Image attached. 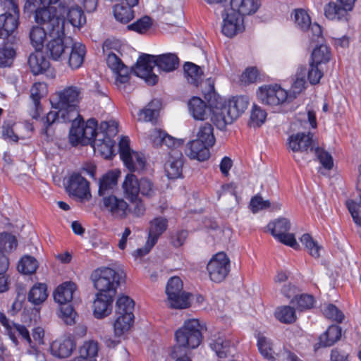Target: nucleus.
Returning a JSON list of instances; mask_svg holds the SVG:
<instances>
[{"mask_svg":"<svg viewBox=\"0 0 361 361\" xmlns=\"http://www.w3.org/2000/svg\"><path fill=\"white\" fill-rule=\"evenodd\" d=\"M82 97V89L75 85H69L51 95L49 102L51 108L61 112L63 122L79 118L78 104Z\"/></svg>","mask_w":361,"mask_h":361,"instance_id":"1","label":"nucleus"},{"mask_svg":"<svg viewBox=\"0 0 361 361\" xmlns=\"http://www.w3.org/2000/svg\"><path fill=\"white\" fill-rule=\"evenodd\" d=\"M202 326L197 319H190L185 321L183 325L175 333L176 346L174 347L172 355H177L180 348L194 349L197 348L202 341Z\"/></svg>","mask_w":361,"mask_h":361,"instance_id":"2","label":"nucleus"},{"mask_svg":"<svg viewBox=\"0 0 361 361\" xmlns=\"http://www.w3.org/2000/svg\"><path fill=\"white\" fill-rule=\"evenodd\" d=\"M288 147L293 154V159L298 164L309 159V155L315 149L313 135L311 133H298L293 134L288 138Z\"/></svg>","mask_w":361,"mask_h":361,"instance_id":"3","label":"nucleus"},{"mask_svg":"<svg viewBox=\"0 0 361 361\" xmlns=\"http://www.w3.org/2000/svg\"><path fill=\"white\" fill-rule=\"evenodd\" d=\"M122 277L123 273H118L109 267L96 269L91 276L98 293L102 292L111 295H116V288Z\"/></svg>","mask_w":361,"mask_h":361,"instance_id":"4","label":"nucleus"},{"mask_svg":"<svg viewBox=\"0 0 361 361\" xmlns=\"http://www.w3.org/2000/svg\"><path fill=\"white\" fill-rule=\"evenodd\" d=\"M168 305L174 309L190 307V294L183 289V282L178 276L171 277L166 286Z\"/></svg>","mask_w":361,"mask_h":361,"instance_id":"5","label":"nucleus"},{"mask_svg":"<svg viewBox=\"0 0 361 361\" xmlns=\"http://www.w3.org/2000/svg\"><path fill=\"white\" fill-rule=\"evenodd\" d=\"M7 10L0 13V39H5L18 27L20 11L15 0H4Z\"/></svg>","mask_w":361,"mask_h":361,"instance_id":"6","label":"nucleus"},{"mask_svg":"<svg viewBox=\"0 0 361 361\" xmlns=\"http://www.w3.org/2000/svg\"><path fill=\"white\" fill-rule=\"evenodd\" d=\"M290 222L286 218H279L278 219L268 224L267 228L271 234L281 243L290 246L295 250L299 249L294 234L290 233Z\"/></svg>","mask_w":361,"mask_h":361,"instance_id":"7","label":"nucleus"},{"mask_svg":"<svg viewBox=\"0 0 361 361\" xmlns=\"http://www.w3.org/2000/svg\"><path fill=\"white\" fill-rule=\"evenodd\" d=\"M118 147L121 159L129 171H139L144 169L145 159L142 154L130 149L128 137L121 138Z\"/></svg>","mask_w":361,"mask_h":361,"instance_id":"8","label":"nucleus"},{"mask_svg":"<svg viewBox=\"0 0 361 361\" xmlns=\"http://www.w3.org/2000/svg\"><path fill=\"white\" fill-rule=\"evenodd\" d=\"M101 207L104 212L116 220L125 219L130 213L129 204L123 198L115 195L104 196L101 200Z\"/></svg>","mask_w":361,"mask_h":361,"instance_id":"9","label":"nucleus"},{"mask_svg":"<svg viewBox=\"0 0 361 361\" xmlns=\"http://www.w3.org/2000/svg\"><path fill=\"white\" fill-rule=\"evenodd\" d=\"M72 40L71 37L66 35L47 36V58L61 62L72 45Z\"/></svg>","mask_w":361,"mask_h":361,"instance_id":"10","label":"nucleus"},{"mask_svg":"<svg viewBox=\"0 0 361 361\" xmlns=\"http://www.w3.org/2000/svg\"><path fill=\"white\" fill-rule=\"evenodd\" d=\"M295 26L302 31L307 32L312 42H321L323 40L321 26L312 23L309 14L303 9H296L293 12Z\"/></svg>","mask_w":361,"mask_h":361,"instance_id":"11","label":"nucleus"},{"mask_svg":"<svg viewBox=\"0 0 361 361\" xmlns=\"http://www.w3.org/2000/svg\"><path fill=\"white\" fill-rule=\"evenodd\" d=\"M167 223V219L164 217H157L152 220L149 226L148 238L145 246L135 250L133 252V255L135 257H141L149 253L157 243L159 236L166 230L168 226Z\"/></svg>","mask_w":361,"mask_h":361,"instance_id":"12","label":"nucleus"},{"mask_svg":"<svg viewBox=\"0 0 361 361\" xmlns=\"http://www.w3.org/2000/svg\"><path fill=\"white\" fill-rule=\"evenodd\" d=\"M209 279L216 283L223 281L230 271V259L224 252L214 255L207 264Z\"/></svg>","mask_w":361,"mask_h":361,"instance_id":"13","label":"nucleus"},{"mask_svg":"<svg viewBox=\"0 0 361 361\" xmlns=\"http://www.w3.org/2000/svg\"><path fill=\"white\" fill-rule=\"evenodd\" d=\"M66 6H47V36L65 35Z\"/></svg>","mask_w":361,"mask_h":361,"instance_id":"14","label":"nucleus"},{"mask_svg":"<svg viewBox=\"0 0 361 361\" xmlns=\"http://www.w3.org/2000/svg\"><path fill=\"white\" fill-rule=\"evenodd\" d=\"M257 95L262 104L269 106H278L290 99L288 93L278 85L260 87Z\"/></svg>","mask_w":361,"mask_h":361,"instance_id":"15","label":"nucleus"},{"mask_svg":"<svg viewBox=\"0 0 361 361\" xmlns=\"http://www.w3.org/2000/svg\"><path fill=\"white\" fill-rule=\"evenodd\" d=\"M356 0H336L324 6V15L331 20H347L349 13L353 9Z\"/></svg>","mask_w":361,"mask_h":361,"instance_id":"16","label":"nucleus"},{"mask_svg":"<svg viewBox=\"0 0 361 361\" xmlns=\"http://www.w3.org/2000/svg\"><path fill=\"white\" fill-rule=\"evenodd\" d=\"M156 66L154 55L142 54L137 61L134 68L135 74L143 78L149 85H155L158 77L152 73L153 68Z\"/></svg>","mask_w":361,"mask_h":361,"instance_id":"17","label":"nucleus"},{"mask_svg":"<svg viewBox=\"0 0 361 361\" xmlns=\"http://www.w3.org/2000/svg\"><path fill=\"white\" fill-rule=\"evenodd\" d=\"M66 189L70 196L81 200L90 196L89 182L79 173L74 172L70 175Z\"/></svg>","mask_w":361,"mask_h":361,"instance_id":"18","label":"nucleus"},{"mask_svg":"<svg viewBox=\"0 0 361 361\" xmlns=\"http://www.w3.org/2000/svg\"><path fill=\"white\" fill-rule=\"evenodd\" d=\"M135 317L130 315L115 314V319L113 322L114 335L118 340L114 341L109 339L106 341L107 346L114 347L119 342L120 339L123 338L130 330L134 323Z\"/></svg>","mask_w":361,"mask_h":361,"instance_id":"19","label":"nucleus"},{"mask_svg":"<svg viewBox=\"0 0 361 361\" xmlns=\"http://www.w3.org/2000/svg\"><path fill=\"white\" fill-rule=\"evenodd\" d=\"M244 30L243 17L234 11L229 9L223 15L222 32L228 37H232Z\"/></svg>","mask_w":361,"mask_h":361,"instance_id":"20","label":"nucleus"},{"mask_svg":"<svg viewBox=\"0 0 361 361\" xmlns=\"http://www.w3.org/2000/svg\"><path fill=\"white\" fill-rule=\"evenodd\" d=\"M115 295L97 293L93 301V315L97 319H103L109 316L112 311V303Z\"/></svg>","mask_w":361,"mask_h":361,"instance_id":"21","label":"nucleus"},{"mask_svg":"<svg viewBox=\"0 0 361 361\" xmlns=\"http://www.w3.org/2000/svg\"><path fill=\"white\" fill-rule=\"evenodd\" d=\"M106 63L115 74L116 83L118 87L128 82L129 70L115 54L111 53L108 55Z\"/></svg>","mask_w":361,"mask_h":361,"instance_id":"22","label":"nucleus"},{"mask_svg":"<svg viewBox=\"0 0 361 361\" xmlns=\"http://www.w3.org/2000/svg\"><path fill=\"white\" fill-rule=\"evenodd\" d=\"M148 137L149 142L154 147L166 146L169 149H173V148L182 145L180 140H176L173 137L168 135L166 132L157 128L149 132Z\"/></svg>","mask_w":361,"mask_h":361,"instance_id":"23","label":"nucleus"},{"mask_svg":"<svg viewBox=\"0 0 361 361\" xmlns=\"http://www.w3.org/2000/svg\"><path fill=\"white\" fill-rule=\"evenodd\" d=\"M183 160L180 152L172 149L169 153L168 160L164 164V171L170 179L180 177L182 173Z\"/></svg>","mask_w":361,"mask_h":361,"instance_id":"24","label":"nucleus"},{"mask_svg":"<svg viewBox=\"0 0 361 361\" xmlns=\"http://www.w3.org/2000/svg\"><path fill=\"white\" fill-rule=\"evenodd\" d=\"M77 290L78 286L74 282L65 281L58 286L54 291V299L60 305L67 304L73 300Z\"/></svg>","mask_w":361,"mask_h":361,"instance_id":"25","label":"nucleus"},{"mask_svg":"<svg viewBox=\"0 0 361 361\" xmlns=\"http://www.w3.org/2000/svg\"><path fill=\"white\" fill-rule=\"evenodd\" d=\"M68 57L65 56L67 59L68 66L72 70H76L82 66L85 56L86 54V49L84 44L80 42H74L72 40V45L70 47Z\"/></svg>","mask_w":361,"mask_h":361,"instance_id":"26","label":"nucleus"},{"mask_svg":"<svg viewBox=\"0 0 361 361\" xmlns=\"http://www.w3.org/2000/svg\"><path fill=\"white\" fill-rule=\"evenodd\" d=\"M75 347L74 339L71 336H64L51 343L50 351L55 357H66L71 354Z\"/></svg>","mask_w":361,"mask_h":361,"instance_id":"27","label":"nucleus"},{"mask_svg":"<svg viewBox=\"0 0 361 361\" xmlns=\"http://www.w3.org/2000/svg\"><path fill=\"white\" fill-rule=\"evenodd\" d=\"M209 147L202 142L193 140L187 144L185 154L191 159L203 161L210 156Z\"/></svg>","mask_w":361,"mask_h":361,"instance_id":"28","label":"nucleus"},{"mask_svg":"<svg viewBox=\"0 0 361 361\" xmlns=\"http://www.w3.org/2000/svg\"><path fill=\"white\" fill-rule=\"evenodd\" d=\"M25 13H34V20L37 25L45 24V3L44 0H25L23 7Z\"/></svg>","mask_w":361,"mask_h":361,"instance_id":"29","label":"nucleus"},{"mask_svg":"<svg viewBox=\"0 0 361 361\" xmlns=\"http://www.w3.org/2000/svg\"><path fill=\"white\" fill-rule=\"evenodd\" d=\"M140 180L135 175L128 173L121 184L123 196L130 202L135 201L139 195Z\"/></svg>","mask_w":361,"mask_h":361,"instance_id":"30","label":"nucleus"},{"mask_svg":"<svg viewBox=\"0 0 361 361\" xmlns=\"http://www.w3.org/2000/svg\"><path fill=\"white\" fill-rule=\"evenodd\" d=\"M188 109L192 116L200 121L207 119L212 111L206 102L197 97H193L189 101Z\"/></svg>","mask_w":361,"mask_h":361,"instance_id":"31","label":"nucleus"},{"mask_svg":"<svg viewBox=\"0 0 361 361\" xmlns=\"http://www.w3.org/2000/svg\"><path fill=\"white\" fill-rule=\"evenodd\" d=\"M231 111V109L227 102H218L212 109V120L216 127L219 129H224L228 124H231L233 121H228L229 116L228 111Z\"/></svg>","mask_w":361,"mask_h":361,"instance_id":"32","label":"nucleus"},{"mask_svg":"<svg viewBox=\"0 0 361 361\" xmlns=\"http://www.w3.org/2000/svg\"><path fill=\"white\" fill-rule=\"evenodd\" d=\"M231 109V111H228L229 116L228 121H235L247 109L250 99L247 96H238L233 97L227 101Z\"/></svg>","mask_w":361,"mask_h":361,"instance_id":"33","label":"nucleus"},{"mask_svg":"<svg viewBox=\"0 0 361 361\" xmlns=\"http://www.w3.org/2000/svg\"><path fill=\"white\" fill-rule=\"evenodd\" d=\"M259 6V0H231V9L242 17L255 13Z\"/></svg>","mask_w":361,"mask_h":361,"instance_id":"34","label":"nucleus"},{"mask_svg":"<svg viewBox=\"0 0 361 361\" xmlns=\"http://www.w3.org/2000/svg\"><path fill=\"white\" fill-rule=\"evenodd\" d=\"M91 145L95 152H99L105 159L110 158L114 154V141L108 136H99Z\"/></svg>","mask_w":361,"mask_h":361,"instance_id":"35","label":"nucleus"},{"mask_svg":"<svg viewBox=\"0 0 361 361\" xmlns=\"http://www.w3.org/2000/svg\"><path fill=\"white\" fill-rule=\"evenodd\" d=\"M6 334L15 345H18L17 336H19L22 340L26 341L30 347L34 348L32 345L33 341L31 339L30 332L24 325L12 322V325L8 329Z\"/></svg>","mask_w":361,"mask_h":361,"instance_id":"36","label":"nucleus"},{"mask_svg":"<svg viewBox=\"0 0 361 361\" xmlns=\"http://www.w3.org/2000/svg\"><path fill=\"white\" fill-rule=\"evenodd\" d=\"M209 346L219 357L224 358L229 353L231 342L224 335L215 334L210 338Z\"/></svg>","mask_w":361,"mask_h":361,"instance_id":"37","label":"nucleus"},{"mask_svg":"<svg viewBox=\"0 0 361 361\" xmlns=\"http://www.w3.org/2000/svg\"><path fill=\"white\" fill-rule=\"evenodd\" d=\"M120 175L121 172L118 170L109 171L105 173L99 180V195L106 196V193L116 185Z\"/></svg>","mask_w":361,"mask_h":361,"instance_id":"38","label":"nucleus"},{"mask_svg":"<svg viewBox=\"0 0 361 361\" xmlns=\"http://www.w3.org/2000/svg\"><path fill=\"white\" fill-rule=\"evenodd\" d=\"M156 66L161 71L171 72L176 69L179 65V59L174 54H164L154 56Z\"/></svg>","mask_w":361,"mask_h":361,"instance_id":"39","label":"nucleus"},{"mask_svg":"<svg viewBox=\"0 0 361 361\" xmlns=\"http://www.w3.org/2000/svg\"><path fill=\"white\" fill-rule=\"evenodd\" d=\"M27 301L34 305L35 310L39 311L45 301V283L35 284L28 292Z\"/></svg>","mask_w":361,"mask_h":361,"instance_id":"40","label":"nucleus"},{"mask_svg":"<svg viewBox=\"0 0 361 361\" xmlns=\"http://www.w3.org/2000/svg\"><path fill=\"white\" fill-rule=\"evenodd\" d=\"M42 85V83L40 82H35L30 88V97L32 102L34 109L31 110L30 115L34 119H37L43 111V107L41 104L42 95L40 93Z\"/></svg>","mask_w":361,"mask_h":361,"instance_id":"41","label":"nucleus"},{"mask_svg":"<svg viewBox=\"0 0 361 361\" xmlns=\"http://www.w3.org/2000/svg\"><path fill=\"white\" fill-rule=\"evenodd\" d=\"M131 6L126 2H118L114 6V15L115 18L121 23H128L135 17L134 11Z\"/></svg>","mask_w":361,"mask_h":361,"instance_id":"42","label":"nucleus"},{"mask_svg":"<svg viewBox=\"0 0 361 361\" xmlns=\"http://www.w3.org/2000/svg\"><path fill=\"white\" fill-rule=\"evenodd\" d=\"M341 328L337 325L330 326L327 330L319 337L321 347H329L340 340L341 337Z\"/></svg>","mask_w":361,"mask_h":361,"instance_id":"43","label":"nucleus"},{"mask_svg":"<svg viewBox=\"0 0 361 361\" xmlns=\"http://www.w3.org/2000/svg\"><path fill=\"white\" fill-rule=\"evenodd\" d=\"M75 118L74 120L71 121L72 122V127L70 130L69 133V140L70 142L73 145H77L78 144H81L82 145H85V139L84 132V123L80 122V120Z\"/></svg>","mask_w":361,"mask_h":361,"instance_id":"44","label":"nucleus"},{"mask_svg":"<svg viewBox=\"0 0 361 361\" xmlns=\"http://www.w3.org/2000/svg\"><path fill=\"white\" fill-rule=\"evenodd\" d=\"M67 20L74 27L80 28L86 23L83 11L77 5L66 8Z\"/></svg>","mask_w":361,"mask_h":361,"instance_id":"45","label":"nucleus"},{"mask_svg":"<svg viewBox=\"0 0 361 361\" xmlns=\"http://www.w3.org/2000/svg\"><path fill=\"white\" fill-rule=\"evenodd\" d=\"M184 73L188 82L195 86H198L202 80L203 72L201 68L193 63H185Z\"/></svg>","mask_w":361,"mask_h":361,"instance_id":"46","label":"nucleus"},{"mask_svg":"<svg viewBox=\"0 0 361 361\" xmlns=\"http://www.w3.org/2000/svg\"><path fill=\"white\" fill-rule=\"evenodd\" d=\"M195 140L209 147H212L215 143V137L212 126L209 123L201 125L197 131Z\"/></svg>","mask_w":361,"mask_h":361,"instance_id":"47","label":"nucleus"},{"mask_svg":"<svg viewBox=\"0 0 361 361\" xmlns=\"http://www.w3.org/2000/svg\"><path fill=\"white\" fill-rule=\"evenodd\" d=\"M30 39L36 52L42 51L45 41V30L43 26H32L30 31Z\"/></svg>","mask_w":361,"mask_h":361,"instance_id":"48","label":"nucleus"},{"mask_svg":"<svg viewBox=\"0 0 361 361\" xmlns=\"http://www.w3.org/2000/svg\"><path fill=\"white\" fill-rule=\"evenodd\" d=\"M257 347L259 353L265 359L270 361L275 360V353L272 348L271 339L259 334L257 336Z\"/></svg>","mask_w":361,"mask_h":361,"instance_id":"49","label":"nucleus"},{"mask_svg":"<svg viewBox=\"0 0 361 361\" xmlns=\"http://www.w3.org/2000/svg\"><path fill=\"white\" fill-rule=\"evenodd\" d=\"M45 55L42 51L32 54L28 59V64L31 72L37 75L42 74L45 71Z\"/></svg>","mask_w":361,"mask_h":361,"instance_id":"50","label":"nucleus"},{"mask_svg":"<svg viewBox=\"0 0 361 361\" xmlns=\"http://www.w3.org/2000/svg\"><path fill=\"white\" fill-rule=\"evenodd\" d=\"M134 301L128 296H120L116 300V309L115 314L130 315L134 317Z\"/></svg>","mask_w":361,"mask_h":361,"instance_id":"51","label":"nucleus"},{"mask_svg":"<svg viewBox=\"0 0 361 361\" xmlns=\"http://www.w3.org/2000/svg\"><path fill=\"white\" fill-rule=\"evenodd\" d=\"M331 58V51L326 44H321L312 51L310 62L322 64L329 62Z\"/></svg>","mask_w":361,"mask_h":361,"instance_id":"52","label":"nucleus"},{"mask_svg":"<svg viewBox=\"0 0 361 361\" xmlns=\"http://www.w3.org/2000/svg\"><path fill=\"white\" fill-rule=\"evenodd\" d=\"M99 351V343L94 340H88L79 348V354L85 361L95 357Z\"/></svg>","mask_w":361,"mask_h":361,"instance_id":"53","label":"nucleus"},{"mask_svg":"<svg viewBox=\"0 0 361 361\" xmlns=\"http://www.w3.org/2000/svg\"><path fill=\"white\" fill-rule=\"evenodd\" d=\"M275 316L278 320L284 324H292L297 318L295 309L288 305L279 307L275 312Z\"/></svg>","mask_w":361,"mask_h":361,"instance_id":"54","label":"nucleus"},{"mask_svg":"<svg viewBox=\"0 0 361 361\" xmlns=\"http://www.w3.org/2000/svg\"><path fill=\"white\" fill-rule=\"evenodd\" d=\"M305 75L306 71L305 68H300L295 75V78L291 86L292 92L288 94L290 99L296 97V95L301 93L305 89Z\"/></svg>","mask_w":361,"mask_h":361,"instance_id":"55","label":"nucleus"},{"mask_svg":"<svg viewBox=\"0 0 361 361\" xmlns=\"http://www.w3.org/2000/svg\"><path fill=\"white\" fill-rule=\"evenodd\" d=\"M38 267V262L35 258L31 256L25 255L23 257L18 264V270L19 272L30 275L35 273Z\"/></svg>","mask_w":361,"mask_h":361,"instance_id":"56","label":"nucleus"},{"mask_svg":"<svg viewBox=\"0 0 361 361\" xmlns=\"http://www.w3.org/2000/svg\"><path fill=\"white\" fill-rule=\"evenodd\" d=\"M18 243L16 237L8 233H0V253H9L17 247Z\"/></svg>","mask_w":361,"mask_h":361,"instance_id":"57","label":"nucleus"},{"mask_svg":"<svg viewBox=\"0 0 361 361\" xmlns=\"http://www.w3.org/2000/svg\"><path fill=\"white\" fill-rule=\"evenodd\" d=\"M301 243L305 245L308 253L314 258H318L320 256L322 247L313 240L312 236L308 233L303 234L300 238Z\"/></svg>","mask_w":361,"mask_h":361,"instance_id":"58","label":"nucleus"},{"mask_svg":"<svg viewBox=\"0 0 361 361\" xmlns=\"http://www.w3.org/2000/svg\"><path fill=\"white\" fill-rule=\"evenodd\" d=\"M97 123L94 118H90L84 123L85 145L93 143L96 136L99 137L100 133H97Z\"/></svg>","mask_w":361,"mask_h":361,"instance_id":"59","label":"nucleus"},{"mask_svg":"<svg viewBox=\"0 0 361 361\" xmlns=\"http://www.w3.org/2000/svg\"><path fill=\"white\" fill-rule=\"evenodd\" d=\"M152 25V20L147 16H143L136 20L135 23L127 26L128 30L135 31L142 34L150 29Z\"/></svg>","mask_w":361,"mask_h":361,"instance_id":"60","label":"nucleus"},{"mask_svg":"<svg viewBox=\"0 0 361 361\" xmlns=\"http://www.w3.org/2000/svg\"><path fill=\"white\" fill-rule=\"evenodd\" d=\"M16 50L11 47H0V67H9L13 64L16 57Z\"/></svg>","mask_w":361,"mask_h":361,"instance_id":"61","label":"nucleus"},{"mask_svg":"<svg viewBox=\"0 0 361 361\" xmlns=\"http://www.w3.org/2000/svg\"><path fill=\"white\" fill-rule=\"evenodd\" d=\"M159 104V101L154 100L150 102L144 109L140 111L138 114V120L140 121H152L157 115L158 111L152 108L157 106Z\"/></svg>","mask_w":361,"mask_h":361,"instance_id":"62","label":"nucleus"},{"mask_svg":"<svg viewBox=\"0 0 361 361\" xmlns=\"http://www.w3.org/2000/svg\"><path fill=\"white\" fill-rule=\"evenodd\" d=\"M267 117V113L261 107L254 104L250 112V125L252 126H260Z\"/></svg>","mask_w":361,"mask_h":361,"instance_id":"63","label":"nucleus"},{"mask_svg":"<svg viewBox=\"0 0 361 361\" xmlns=\"http://www.w3.org/2000/svg\"><path fill=\"white\" fill-rule=\"evenodd\" d=\"M16 123L12 120H5L1 126V135L4 140H10L17 142L18 136L14 133L13 126Z\"/></svg>","mask_w":361,"mask_h":361,"instance_id":"64","label":"nucleus"}]
</instances>
